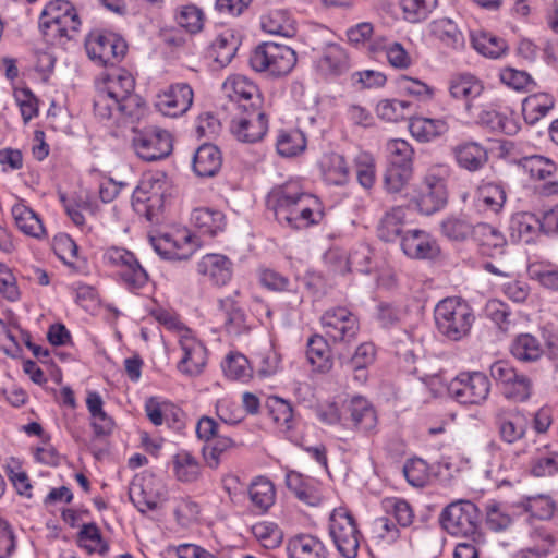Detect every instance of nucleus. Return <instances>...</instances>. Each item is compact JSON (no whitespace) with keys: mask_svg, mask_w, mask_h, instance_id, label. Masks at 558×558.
I'll return each mask as SVG.
<instances>
[{"mask_svg":"<svg viewBox=\"0 0 558 558\" xmlns=\"http://www.w3.org/2000/svg\"><path fill=\"white\" fill-rule=\"evenodd\" d=\"M132 74L118 69L108 73L94 97V114L99 120H113L117 125L133 124L144 113V101L134 94Z\"/></svg>","mask_w":558,"mask_h":558,"instance_id":"nucleus-1","label":"nucleus"},{"mask_svg":"<svg viewBox=\"0 0 558 558\" xmlns=\"http://www.w3.org/2000/svg\"><path fill=\"white\" fill-rule=\"evenodd\" d=\"M266 203L281 226L295 230L317 225L324 217L319 198L303 192L298 182H287L274 187Z\"/></svg>","mask_w":558,"mask_h":558,"instance_id":"nucleus-2","label":"nucleus"},{"mask_svg":"<svg viewBox=\"0 0 558 558\" xmlns=\"http://www.w3.org/2000/svg\"><path fill=\"white\" fill-rule=\"evenodd\" d=\"M434 319L436 329L442 337L460 341L470 333L475 316L466 301L451 296L436 304Z\"/></svg>","mask_w":558,"mask_h":558,"instance_id":"nucleus-3","label":"nucleus"},{"mask_svg":"<svg viewBox=\"0 0 558 558\" xmlns=\"http://www.w3.org/2000/svg\"><path fill=\"white\" fill-rule=\"evenodd\" d=\"M81 21L73 4L66 0H52L39 16V28L48 41L63 37L70 39L80 28Z\"/></svg>","mask_w":558,"mask_h":558,"instance_id":"nucleus-4","label":"nucleus"},{"mask_svg":"<svg viewBox=\"0 0 558 558\" xmlns=\"http://www.w3.org/2000/svg\"><path fill=\"white\" fill-rule=\"evenodd\" d=\"M169 190L170 183L165 172L146 174L133 192L135 211L154 222L163 207L165 198L170 195Z\"/></svg>","mask_w":558,"mask_h":558,"instance_id":"nucleus-5","label":"nucleus"},{"mask_svg":"<svg viewBox=\"0 0 558 558\" xmlns=\"http://www.w3.org/2000/svg\"><path fill=\"white\" fill-rule=\"evenodd\" d=\"M250 65L256 72H266L271 76L287 75L296 64V53L290 47L266 41L258 45L250 56Z\"/></svg>","mask_w":558,"mask_h":558,"instance_id":"nucleus-6","label":"nucleus"},{"mask_svg":"<svg viewBox=\"0 0 558 558\" xmlns=\"http://www.w3.org/2000/svg\"><path fill=\"white\" fill-rule=\"evenodd\" d=\"M440 524L449 534L458 537L480 538V513L475 504L459 499L449 504L440 513Z\"/></svg>","mask_w":558,"mask_h":558,"instance_id":"nucleus-7","label":"nucleus"},{"mask_svg":"<svg viewBox=\"0 0 558 558\" xmlns=\"http://www.w3.org/2000/svg\"><path fill=\"white\" fill-rule=\"evenodd\" d=\"M329 535L343 558H356L362 534L348 509H333L329 517Z\"/></svg>","mask_w":558,"mask_h":558,"instance_id":"nucleus-8","label":"nucleus"},{"mask_svg":"<svg viewBox=\"0 0 558 558\" xmlns=\"http://www.w3.org/2000/svg\"><path fill=\"white\" fill-rule=\"evenodd\" d=\"M489 373L506 399L525 401L530 398L533 386L531 378L515 369L509 362H494Z\"/></svg>","mask_w":558,"mask_h":558,"instance_id":"nucleus-9","label":"nucleus"},{"mask_svg":"<svg viewBox=\"0 0 558 558\" xmlns=\"http://www.w3.org/2000/svg\"><path fill=\"white\" fill-rule=\"evenodd\" d=\"M230 129L240 142L251 144L263 140L268 130L263 106L240 105L239 116L232 119Z\"/></svg>","mask_w":558,"mask_h":558,"instance_id":"nucleus-10","label":"nucleus"},{"mask_svg":"<svg viewBox=\"0 0 558 558\" xmlns=\"http://www.w3.org/2000/svg\"><path fill=\"white\" fill-rule=\"evenodd\" d=\"M88 57L100 65H114L126 53L128 45L119 35L111 32H94L85 43Z\"/></svg>","mask_w":558,"mask_h":558,"instance_id":"nucleus-11","label":"nucleus"},{"mask_svg":"<svg viewBox=\"0 0 558 558\" xmlns=\"http://www.w3.org/2000/svg\"><path fill=\"white\" fill-rule=\"evenodd\" d=\"M102 259L107 266L120 268L121 278L129 289L137 290L147 283L148 274L132 252L111 246L105 251Z\"/></svg>","mask_w":558,"mask_h":558,"instance_id":"nucleus-12","label":"nucleus"},{"mask_svg":"<svg viewBox=\"0 0 558 558\" xmlns=\"http://www.w3.org/2000/svg\"><path fill=\"white\" fill-rule=\"evenodd\" d=\"M489 391V379L481 372L461 373L448 386L449 395L461 404H481Z\"/></svg>","mask_w":558,"mask_h":558,"instance_id":"nucleus-13","label":"nucleus"},{"mask_svg":"<svg viewBox=\"0 0 558 558\" xmlns=\"http://www.w3.org/2000/svg\"><path fill=\"white\" fill-rule=\"evenodd\" d=\"M136 155L145 161L163 159L172 151V138L169 132L160 129L138 132L132 140Z\"/></svg>","mask_w":558,"mask_h":558,"instance_id":"nucleus-14","label":"nucleus"},{"mask_svg":"<svg viewBox=\"0 0 558 558\" xmlns=\"http://www.w3.org/2000/svg\"><path fill=\"white\" fill-rule=\"evenodd\" d=\"M326 336L335 342H350L360 329L357 317L345 307H333L320 318Z\"/></svg>","mask_w":558,"mask_h":558,"instance_id":"nucleus-15","label":"nucleus"},{"mask_svg":"<svg viewBox=\"0 0 558 558\" xmlns=\"http://www.w3.org/2000/svg\"><path fill=\"white\" fill-rule=\"evenodd\" d=\"M448 202L446 180L429 171L425 174L415 203L420 213L429 216L441 210Z\"/></svg>","mask_w":558,"mask_h":558,"instance_id":"nucleus-16","label":"nucleus"},{"mask_svg":"<svg viewBox=\"0 0 558 558\" xmlns=\"http://www.w3.org/2000/svg\"><path fill=\"white\" fill-rule=\"evenodd\" d=\"M193 104V90L185 83L169 86L156 96L155 107L166 117H179L185 113Z\"/></svg>","mask_w":558,"mask_h":558,"instance_id":"nucleus-17","label":"nucleus"},{"mask_svg":"<svg viewBox=\"0 0 558 558\" xmlns=\"http://www.w3.org/2000/svg\"><path fill=\"white\" fill-rule=\"evenodd\" d=\"M494 424L500 439L509 445L524 438L527 430L526 417L512 408H498L494 413Z\"/></svg>","mask_w":558,"mask_h":558,"instance_id":"nucleus-18","label":"nucleus"},{"mask_svg":"<svg viewBox=\"0 0 558 558\" xmlns=\"http://www.w3.org/2000/svg\"><path fill=\"white\" fill-rule=\"evenodd\" d=\"M179 343L183 352L178 363L179 371L191 376L199 374L207 361L204 344L192 336L191 330H184V333L180 335Z\"/></svg>","mask_w":558,"mask_h":558,"instance_id":"nucleus-19","label":"nucleus"},{"mask_svg":"<svg viewBox=\"0 0 558 558\" xmlns=\"http://www.w3.org/2000/svg\"><path fill=\"white\" fill-rule=\"evenodd\" d=\"M343 411L349 415L344 417L351 422L352 427L361 433L369 434L377 427V414L372 403L361 396H354L343 403Z\"/></svg>","mask_w":558,"mask_h":558,"instance_id":"nucleus-20","label":"nucleus"},{"mask_svg":"<svg viewBox=\"0 0 558 558\" xmlns=\"http://www.w3.org/2000/svg\"><path fill=\"white\" fill-rule=\"evenodd\" d=\"M449 92L453 98L464 100L469 116H474V109L477 106L476 101L484 92V85L473 74L460 73L450 78Z\"/></svg>","mask_w":558,"mask_h":558,"instance_id":"nucleus-21","label":"nucleus"},{"mask_svg":"<svg viewBox=\"0 0 558 558\" xmlns=\"http://www.w3.org/2000/svg\"><path fill=\"white\" fill-rule=\"evenodd\" d=\"M521 162L531 178L548 181L542 187L545 195L558 194V166L553 160L533 155L523 158Z\"/></svg>","mask_w":558,"mask_h":558,"instance_id":"nucleus-22","label":"nucleus"},{"mask_svg":"<svg viewBox=\"0 0 558 558\" xmlns=\"http://www.w3.org/2000/svg\"><path fill=\"white\" fill-rule=\"evenodd\" d=\"M222 92L226 97L236 104L238 110H240V105L244 104L263 106V97L257 86L243 75L228 77L222 85Z\"/></svg>","mask_w":558,"mask_h":558,"instance_id":"nucleus-23","label":"nucleus"},{"mask_svg":"<svg viewBox=\"0 0 558 558\" xmlns=\"http://www.w3.org/2000/svg\"><path fill=\"white\" fill-rule=\"evenodd\" d=\"M197 272L213 284L226 286L233 275V263L222 254H206L197 263Z\"/></svg>","mask_w":558,"mask_h":558,"instance_id":"nucleus-24","label":"nucleus"},{"mask_svg":"<svg viewBox=\"0 0 558 558\" xmlns=\"http://www.w3.org/2000/svg\"><path fill=\"white\" fill-rule=\"evenodd\" d=\"M403 253L415 259L434 258L439 253L436 241L425 231L411 229L407 230L401 238Z\"/></svg>","mask_w":558,"mask_h":558,"instance_id":"nucleus-25","label":"nucleus"},{"mask_svg":"<svg viewBox=\"0 0 558 558\" xmlns=\"http://www.w3.org/2000/svg\"><path fill=\"white\" fill-rule=\"evenodd\" d=\"M452 154L458 166L469 172L480 171L488 162V150L481 143L466 141L456 145Z\"/></svg>","mask_w":558,"mask_h":558,"instance_id":"nucleus-26","label":"nucleus"},{"mask_svg":"<svg viewBox=\"0 0 558 558\" xmlns=\"http://www.w3.org/2000/svg\"><path fill=\"white\" fill-rule=\"evenodd\" d=\"M475 122L493 132H500L507 135H514L520 130L519 123L514 118L498 112L492 107L474 109V116H471Z\"/></svg>","mask_w":558,"mask_h":558,"instance_id":"nucleus-27","label":"nucleus"},{"mask_svg":"<svg viewBox=\"0 0 558 558\" xmlns=\"http://www.w3.org/2000/svg\"><path fill=\"white\" fill-rule=\"evenodd\" d=\"M315 68L323 76H340L349 69L348 56L339 45H328L316 59Z\"/></svg>","mask_w":558,"mask_h":558,"instance_id":"nucleus-28","label":"nucleus"},{"mask_svg":"<svg viewBox=\"0 0 558 558\" xmlns=\"http://www.w3.org/2000/svg\"><path fill=\"white\" fill-rule=\"evenodd\" d=\"M221 165V153L213 144H203L194 154L193 170L198 177L210 178L216 175Z\"/></svg>","mask_w":558,"mask_h":558,"instance_id":"nucleus-29","label":"nucleus"},{"mask_svg":"<svg viewBox=\"0 0 558 558\" xmlns=\"http://www.w3.org/2000/svg\"><path fill=\"white\" fill-rule=\"evenodd\" d=\"M289 558H326L327 549L323 542L310 534L292 537L287 545Z\"/></svg>","mask_w":558,"mask_h":558,"instance_id":"nucleus-30","label":"nucleus"},{"mask_svg":"<svg viewBox=\"0 0 558 558\" xmlns=\"http://www.w3.org/2000/svg\"><path fill=\"white\" fill-rule=\"evenodd\" d=\"M287 487L295 495V497L308 506H317L320 504L322 495L318 485L302 474L290 471L286 475Z\"/></svg>","mask_w":558,"mask_h":558,"instance_id":"nucleus-31","label":"nucleus"},{"mask_svg":"<svg viewBox=\"0 0 558 558\" xmlns=\"http://www.w3.org/2000/svg\"><path fill=\"white\" fill-rule=\"evenodd\" d=\"M319 168L324 181L330 185H344L349 182L350 170L342 155L337 153L326 154L319 161Z\"/></svg>","mask_w":558,"mask_h":558,"instance_id":"nucleus-32","label":"nucleus"},{"mask_svg":"<svg viewBox=\"0 0 558 558\" xmlns=\"http://www.w3.org/2000/svg\"><path fill=\"white\" fill-rule=\"evenodd\" d=\"M218 304L223 316L225 329L229 335L239 336L247 330L246 315L232 296L220 299Z\"/></svg>","mask_w":558,"mask_h":558,"instance_id":"nucleus-33","label":"nucleus"},{"mask_svg":"<svg viewBox=\"0 0 558 558\" xmlns=\"http://www.w3.org/2000/svg\"><path fill=\"white\" fill-rule=\"evenodd\" d=\"M555 106V99L547 93H536L522 101V114L525 122L534 125L544 118Z\"/></svg>","mask_w":558,"mask_h":558,"instance_id":"nucleus-34","label":"nucleus"},{"mask_svg":"<svg viewBox=\"0 0 558 558\" xmlns=\"http://www.w3.org/2000/svg\"><path fill=\"white\" fill-rule=\"evenodd\" d=\"M539 231V219L533 214H517L510 221V233L514 241L525 244L533 243Z\"/></svg>","mask_w":558,"mask_h":558,"instance_id":"nucleus-35","label":"nucleus"},{"mask_svg":"<svg viewBox=\"0 0 558 558\" xmlns=\"http://www.w3.org/2000/svg\"><path fill=\"white\" fill-rule=\"evenodd\" d=\"M448 124L444 119L417 117L410 120L409 130L420 142H430L448 132Z\"/></svg>","mask_w":558,"mask_h":558,"instance_id":"nucleus-36","label":"nucleus"},{"mask_svg":"<svg viewBox=\"0 0 558 558\" xmlns=\"http://www.w3.org/2000/svg\"><path fill=\"white\" fill-rule=\"evenodd\" d=\"M429 32L449 48L460 49L464 46V36L462 32L449 17H440L430 22Z\"/></svg>","mask_w":558,"mask_h":558,"instance_id":"nucleus-37","label":"nucleus"},{"mask_svg":"<svg viewBox=\"0 0 558 558\" xmlns=\"http://www.w3.org/2000/svg\"><path fill=\"white\" fill-rule=\"evenodd\" d=\"M530 538L531 545L520 550V558H546L556 543L554 535L543 527H535Z\"/></svg>","mask_w":558,"mask_h":558,"instance_id":"nucleus-38","label":"nucleus"},{"mask_svg":"<svg viewBox=\"0 0 558 558\" xmlns=\"http://www.w3.org/2000/svg\"><path fill=\"white\" fill-rule=\"evenodd\" d=\"M12 216L16 227L25 234L40 238L45 234V228L37 214L24 204H15L12 207Z\"/></svg>","mask_w":558,"mask_h":558,"instance_id":"nucleus-39","label":"nucleus"},{"mask_svg":"<svg viewBox=\"0 0 558 558\" xmlns=\"http://www.w3.org/2000/svg\"><path fill=\"white\" fill-rule=\"evenodd\" d=\"M191 221L203 234L216 235L225 227V216L219 210L196 208L191 215Z\"/></svg>","mask_w":558,"mask_h":558,"instance_id":"nucleus-40","label":"nucleus"},{"mask_svg":"<svg viewBox=\"0 0 558 558\" xmlns=\"http://www.w3.org/2000/svg\"><path fill=\"white\" fill-rule=\"evenodd\" d=\"M510 352L519 361L535 362L542 356L543 349L536 337L530 333H521L513 339Z\"/></svg>","mask_w":558,"mask_h":558,"instance_id":"nucleus-41","label":"nucleus"},{"mask_svg":"<svg viewBox=\"0 0 558 558\" xmlns=\"http://www.w3.org/2000/svg\"><path fill=\"white\" fill-rule=\"evenodd\" d=\"M172 463L174 475L180 482L192 483L201 475V465L197 459L186 450L179 451L173 457Z\"/></svg>","mask_w":558,"mask_h":558,"instance_id":"nucleus-42","label":"nucleus"},{"mask_svg":"<svg viewBox=\"0 0 558 558\" xmlns=\"http://www.w3.org/2000/svg\"><path fill=\"white\" fill-rule=\"evenodd\" d=\"M477 198L488 209L498 213L504 207L507 195L501 182L482 180L477 187Z\"/></svg>","mask_w":558,"mask_h":558,"instance_id":"nucleus-43","label":"nucleus"},{"mask_svg":"<svg viewBox=\"0 0 558 558\" xmlns=\"http://www.w3.org/2000/svg\"><path fill=\"white\" fill-rule=\"evenodd\" d=\"M183 239L189 245H191L190 236H184ZM150 242L155 252L166 259L186 260L192 256L194 252L192 246H189L187 250L180 252V247L178 246L177 241L172 240L169 234L150 238Z\"/></svg>","mask_w":558,"mask_h":558,"instance_id":"nucleus-44","label":"nucleus"},{"mask_svg":"<svg viewBox=\"0 0 558 558\" xmlns=\"http://www.w3.org/2000/svg\"><path fill=\"white\" fill-rule=\"evenodd\" d=\"M252 504L262 512L267 511L275 502L274 484L264 476H258L248 488Z\"/></svg>","mask_w":558,"mask_h":558,"instance_id":"nucleus-45","label":"nucleus"},{"mask_svg":"<svg viewBox=\"0 0 558 558\" xmlns=\"http://www.w3.org/2000/svg\"><path fill=\"white\" fill-rule=\"evenodd\" d=\"M413 104L402 99H383L376 106L377 116L388 122H398L413 113Z\"/></svg>","mask_w":558,"mask_h":558,"instance_id":"nucleus-46","label":"nucleus"},{"mask_svg":"<svg viewBox=\"0 0 558 558\" xmlns=\"http://www.w3.org/2000/svg\"><path fill=\"white\" fill-rule=\"evenodd\" d=\"M236 50L238 40L229 31L219 34L210 46L211 56L221 66H226L231 62Z\"/></svg>","mask_w":558,"mask_h":558,"instance_id":"nucleus-47","label":"nucleus"},{"mask_svg":"<svg viewBox=\"0 0 558 558\" xmlns=\"http://www.w3.org/2000/svg\"><path fill=\"white\" fill-rule=\"evenodd\" d=\"M306 356L308 362L320 372L331 367L329 347L323 336L314 335L308 339Z\"/></svg>","mask_w":558,"mask_h":558,"instance_id":"nucleus-48","label":"nucleus"},{"mask_svg":"<svg viewBox=\"0 0 558 558\" xmlns=\"http://www.w3.org/2000/svg\"><path fill=\"white\" fill-rule=\"evenodd\" d=\"M558 472V451L548 446L537 449L531 461V473L534 476H550Z\"/></svg>","mask_w":558,"mask_h":558,"instance_id":"nucleus-49","label":"nucleus"},{"mask_svg":"<svg viewBox=\"0 0 558 558\" xmlns=\"http://www.w3.org/2000/svg\"><path fill=\"white\" fill-rule=\"evenodd\" d=\"M235 447L234 440L221 433L203 446L202 452L206 464L210 469H217L222 456Z\"/></svg>","mask_w":558,"mask_h":558,"instance_id":"nucleus-50","label":"nucleus"},{"mask_svg":"<svg viewBox=\"0 0 558 558\" xmlns=\"http://www.w3.org/2000/svg\"><path fill=\"white\" fill-rule=\"evenodd\" d=\"M177 23L190 34H197L204 27L205 14L195 4L181 5L175 11Z\"/></svg>","mask_w":558,"mask_h":558,"instance_id":"nucleus-51","label":"nucleus"},{"mask_svg":"<svg viewBox=\"0 0 558 558\" xmlns=\"http://www.w3.org/2000/svg\"><path fill=\"white\" fill-rule=\"evenodd\" d=\"M372 250L365 244L353 248L345 258V267L339 269L341 274L356 271L360 274H369L373 269Z\"/></svg>","mask_w":558,"mask_h":558,"instance_id":"nucleus-52","label":"nucleus"},{"mask_svg":"<svg viewBox=\"0 0 558 558\" xmlns=\"http://www.w3.org/2000/svg\"><path fill=\"white\" fill-rule=\"evenodd\" d=\"M277 151L283 157H293L306 147V140L300 130L281 131L277 137Z\"/></svg>","mask_w":558,"mask_h":558,"instance_id":"nucleus-53","label":"nucleus"},{"mask_svg":"<svg viewBox=\"0 0 558 558\" xmlns=\"http://www.w3.org/2000/svg\"><path fill=\"white\" fill-rule=\"evenodd\" d=\"M399 4L407 22L420 23L436 8L437 0H399Z\"/></svg>","mask_w":558,"mask_h":558,"instance_id":"nucleus-54","label":"nucleus"},{"mask_svg":"<svg viewBox=\"0 0 558 558\" xmlns=\"http://www.w3.org/2000/svg\"><path fill=\"white\" fill-rule=\"evenodd\" d=\"M403 215L401 209H393L387 213L380 220L378 227V236L385 242H393L401 239L405 233L403 231Z\"/></svg>","mask_w":558,"mask_h":558,"instance_id":"nucleus-55","label":"nucleus"},{"mask_svg":"<svg viewBox=\"0 0 558 558\" xmlns=\"http://www.w3.org/2000/svg\"><path fill=\"white\" fill-rule=\"evenodd\" d=\"M262 28L272 35L290 38L295 34V27L290 19L281 11L270 12L262 19Z\"/></svg>","mask_w":558,"mask_h":558,"instance_id":"nucleus-56","label":"nucleus"},{"mask_svg":"<svg viewBox=\"0 0 558 558\" xmlns=\"http://www.w3.org/2000/svg\"><path fill=\"white\" fill-rule=\"evenodd\" d=\"M440 228L442 234L449 240L462 242L469 236H473L475 226L465 218L450 216L441 222Z\"/></svg>","mask_w":558,"mask_h":558,"instance_id":"nucleus-57","label":"nucleus"},{"mask_svg":"<svg viewBox=\"0 0 558 558\" xmlns=\"http://www.w3.org/2000/svg\"><path fill=\"white\" fill-rule=\"evenodd\" d=\"M354 167L359 184L365 190L372 189L376 181L374 157L368 153L361 151L354 158Z\"/></svg>","mask_w":558,"mask_h":558,"instance_id":"nucleus-58","label":"nucleus"},{"mask_svg":"<svg viewBox=\"0 0 558 558\" xmlns=\"http://www.w3.org/2000/svg\"><path fill=\"white\" fill-rule=\"evenodd\" d=\"M225 375L233 380L246 381L252 377L248 360L241 353H230L222 363Z\"/></svg>","mask_w":558,"mask_h":558,"instance_id":"nucleus-59","label":"nucleus"},{"mask_svg":"<svg viewBox=\"0 0 558 558\" xmlns=\"http://www.w3.org/2000/svg\"><path fill=\"white\" fill-rule=\"evenodd\" d=\"M485 525L494 532H502L512 524V517L506 508L497 501H489L486 505Z\"/></svg>","mask_w":558,"mask_h":558,"instance_id":"nucleus-60","label":"nucleus"},{"mask_svg":"<svg viewBox=\"0 0 558 558\" xmlns=\"http://www.w3.org/2000/svg\"><path fill=\"white\" fill-rule=\"evenodd\" d=\"M474 48L485 57L497 59L508 49L506 40L490 34H482L473 38Z\"/></svg>","mask_w":558,"mask_h":558,"instance_id":"nucleus-61","label":"nucleus"},{"mask_svg":"<svg viewBox=\"0 0 558 558\" xmlns=\"http://www.w3.org/2000/svg\"><path fill=\"white\" fill-rule=\"evenodd\" d=\"M473 238L483 247L500 250L506 244L505 236L488 223L475 225Z\"/></svg>","mask_w":558,"mask_h":558,"instance_id":"nucleus-62","label":"nucleus"},{"mask_svg":"<svg viewBox=\"0 0 558 558\" xmlns=\"http://www.w3.org/2000/svg\"><path fill=\"white\" fill-rule=\"evenodd\" d=\"M391 166L411 168L414 150L411 145L401 138H393L387 143Z\"/></svg>","mask_w":558,"mask_h":558,"instance_id":"nucleus-63","label":"nucleus"},{"mask_svg":"<svg viewBox=\"0 0 558 558\" xmlns=\"http://www.w3.org/2000/svg\"><path fill=\"white\" fill-rule=\"evenodd\" d=\"M403 474L410 485L423 487L429 477L428 465L423 459H409L403 465Z\"/></svg>","mask_w":558,"mask_h":558,"instance_id":"nucleus-64","label":"nucleus"}]
</instances>
